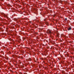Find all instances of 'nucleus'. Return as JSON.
<instances>
[{"label":"nucleus","instance_id":"obj_5","mask_svg":"<svg viewBox=\"0 0 74 74\" xmlns=\"http://www.w3.org/2000/svg\"><path fill=\"white\" fill-rule=\"evenodd\" d=\"M29 61H31V60H32V59L30 58H29Z\"/></svg>","mask_w":74,"mask_h":74},{"label":"nucleus","instance_id":"obj_6","mask_svg":"<svg viewBox=\"0 0 74 74\" xmlns=\"http://www.w3.org/2000/svg\"><path fill=\"white\" fill-rule=\"evenodd\" d=\"M67 20V19L66 18H65V21H66Z\"/></svg>","mask_w":74,"mask_h":74},{"label":"nucleus","instance_id":"obj_4","mask_svg":"<svg viewBox=\"0 0 74 74\" xmlns=\"http://www.w3.org/2000/svg\"><path fill=\"white\" fill-rule=\"evenodd\" d=\"M71 30V27H70L68 29V30Z\"/></svg>","mask_w":74,"mask_h":74},{"label":"nucleus","instance_id":"obj_2","mask_svg":"<svg viewBox=\"0 0 74 74\" xmlns=\"http://www.w3.org/2000/svg\"><path fill=\"white\" fill-rule=\"evenodd\" d=\"M2 15H3V16H4V17H5V18L7 17V15H5V14H4V13H3Z\"/></svg>","mask_w":74,"mask_h":74},{"label":"nucleus","instance_id":"obj_3","mask_svg":"<svg viewBox=\"0 0 74 74\" xmlns=\"http://www.w3.org/2000/svg\"><path fill=\"white\" fill-rule=\"evenodd\" d=\"M45 24H46V25H47V26H48L49 23L48 22H46L45 23Z\"/></svg>","mask_w":74,"mask_h":74},{"label":"nucleus","instance_id":"obj_1","mask_svg":"<svg viewBox=\"0 0 74 74\" xmlns=\"http://www.w3.org/2000/svg\"><path fill=\"white\" fill-rule=\"evenodd\" d=\"M47 33H48V34H51V31L50 30V29H48L47 31Z\"/></svg>","mask_w":74,"mask_h":74}]
</instances>
